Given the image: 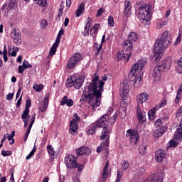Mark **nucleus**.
<instances>
[{
  "label": "nucleus",
  "mask_w": 182,
  "mask_h": 182,
  "mask_svg": "<svg viewBox=\"0 0 182 182\" xmlns=\"http://www.w3.org/2000/svg\"><path fill=\"white\" fill-rule=\"evenodd\" d=\"M153 136L155 139H159V137H161L163 136V133L160 132V129H156L154 132Z\"/></svg>",
  "instance_id": "ea45409f"
},
{
  "label": "nucleus",
  "mask_w": 182,
  "mask_h": 182,
  "mask_svg": "<svg viewBox=\"0 0 182 182\" xmlns=\"http://www.w3.org/2000/svg\"><path fill=\"white\" fill-rule=\"evenodd\" d=\"M112 132H110L109 129H106V127L102 128V131L101 132V136L100 137V140H105L102 141L100 146L97 149V153H100L102 150H107V147H109V139H110V134Z\"/></svg>",
  "instance_id": "39448f33"
},
{
  "label": "nucleus",
  "mask_w": 182,
  "mask_h": 182,
  "mask_svg": "<svg viewBox=\"0 0 182 182\" xmlns=\"http://www.w3.org/2000/svg\"><path fill=\"white\" fill-rule=\"evenodd\" d=\"M80 121V117L77 114H75L73 120H71L70 124V133L73 134V133H77V129L79 127L77 125V122Z\"/></svg>",
  "instance_id": "9b49d317"
},
{
  "label": "nucleus",
  "mask_w": 182,
  "mask_h": 182,
  "mask_svg": "<svg viewBox=\"0 0 182 182\" xmlns=\"http://www.w3.org/2000/svg\"><path fill=\"white\" fill-rule=\"evenodd\" d=\"M97 43H95L94 46L97 48V52L96 55H99L100 50H102V48H103V44H100V46L97 48Z\"/></svg>",
  "instance_id": "8fccbe9b"
},
{
  "label": "nucleus",
  "mask_w": 182,
  "mask_h": 182,
  "mask_svg": "<svg viewBox=\"0 0 182 182\" xmlns=\"http://www.w3.org/2000/svg\"><path fill=\"white\" fill-rule=\"evenodd\" d=\"M174 139L176 141H181L182 140V120L180 122L179 127L175 132Z\"/></svg>",
  "instance_id": "412c9836"
},
{
  "label": "nucleus",
  "mask_w": 182,
  "mask_h": 182,
  "mask_svg": "<svg viewBox=\"0 0 182 182\" xmlns=\"http://www.w3.org/2000/svg\"><path fill=\"white\" fill-rule=\"evenodd\" d=\"M122 170H127L129 168V161H124L123 164L122 166Z\"/></svg>",
  "instance_id": "3c124183"
},
{
  "label": "nucleus",
  "mask_w": 182,
  "mask_h": 182,
  "mask_svg": "<svg viewBox=\"0 0 182 182\" xmlns=\"http://www.w3.org/2000/svg\"><path fill=\"white\" fill-rule=\"evenodd\" d=\"M136 100L138 105H140V103H144L145 102H147V100H149V94L144 92L138 95L136 97Z\"/></svg>",
  "instance_id": "5701e85b"
},
{
  "label": "nucleus",
  "mask_w": 182,
  "mask_h": 182,
  "mask_svg": "<svg viewBox=\"0 0 182 182\" xmlns=\"http://www.w3.org/2000/svg\"><path fill=\"white\" fill-rule=\"evenodd\" d=\"M73 182H80V179L79 178V176L75 175L73 177Z\"/></svg>",
  "instance_id": "338daca9"
},
{
  "label": "nucleus",
  "mask_w": 182,
  "mask_h": 182,
  "mask_svg": "<svg viewBox=\"0 0 182 182\" xmlns=\"http://www.w3.org/2000/svg\"><path fill=\"white\" fill-rule=\"evenodd\" d=\"M47 150L48 154H50V156H53L55 154V150H53L52 145H48L47 146Z\"/></svg>",
  "instance_id": "a18cd8bd"
},
{
  "label": "nucleus",
  "mask_w": 182,
  "mask_h": 182,
  "mask_svg": "<svg viewBox=\"0 0 182 182\" xmlns=\"http://www.w3.org/2000/svg\"><path fill=\"white\" fill-rule=\"evenodd\" d=\"M126 136L127 137H129L131 141L133 143H137V141H139V134L137 133V131L128 129Z\"/></svg>",
  "instance_id": "ddd939ff"
},
{
  "label": "nucleus",
  "mask_w": 182,
  "mask_h": 182,
  "mask_svg": "<svg viewBox=\"0 0 182 182\" xmlns=\"http://www.w3.org/2000/svg\"><path fill=\"white\" fill-rule=\"evenodd\" d=\"M135 14L143 25H150L151 21V6L136 3L134 5Z\"/></svg>",
  "instance_id": "20e7f679"
},
{
  "label": "nucleus",
  "mask_w": 182,
  "mask_h": 182,
  "mask_svg": "<svg viewBox=\"0 0 182 182\" xmlns=\"http://www.w3.org/2000/svg\"><path fill=\"white\" fill-rule=\"evenodd\" d=\"M166 23L167 21H163V20L159 19L156 22V29H161Z\"/></svg>",
  "instance_id": "72a5a7b5"
},
{
  "label": "nucleus",
  "mask_w": 182,
  "mask_h": 182,
  "mask_svg": "<svg viewBox=\"0 0 182 182\" xmlns=\"http://www.w3.org/2000/svg\"><path fill=\"white\" fill-rule=\"evenodd\" d=\"M82 60V55L80 53H75L68 60L67 64V69H73L79 62Z\"/></svg>",
  "instance_id": "6e6552de"
},
{
  "label": "nucleus",
  "mask_w": 182,
  "mask_h": 182,
  "mask_svg": "<svg viewBox=\"0 0 182 182\" xmlns=\"http://www.w3.org/2000/svg\"><path fill=\"white\" fill-rule=\"evenodd\" d=\"M104 12H105V9H103V7H101L100 9L97 10L96 17L99 18V16H102Z\"/></svg>",
  "instance_id": "09e8293b"
},
{
  "label": "nucleus",
  "mask_w": 182,
  "mask_h": 182,
  "mask_svg": "<svg viewBox=\"0 0 182 182\" xmlns=\"http://www.w3.org/2000/svg\"><path fill=\"white\" fill-rule=\"evenodd\" d=\"M161 72H163V70L159 65L154 67L152 72V77L154 78V83H159V82H160V79H161Z\"/></svg>",
  "instance_id": "f8f14e48"
},
{
  "label": "nucleus",
  "mask_w": 182,
  "mask_h": 182,
  "mask_svg": "<svg viewBox=\"0 0 182 182\" xmlns=\"http://www.w3.org/2000/svg\"><path fill=\"white\" fill-rule=\"evenodd\" d=\"M166 159V151L164 149H159L156 151L155 159L159 163L161 162L162 160Z\"/></svg>",
  "instance_id": "aec40b11"
},
{
  "label": "nucleus",
  "mask_w": 182,
  "mask_h": 182,
  "mask_svg": "<svg viewBox=\"0 0 182 182\" xmlns=\"http://www.w3.org/2000/svg\"><path fill=\"white\" fill-rule=\"evenodd\" d=\"M159 130L162 133V135H163L164 133H166V132H167V127L163 126L161 127V129Z\"/></svg>",
  "instance_id": "774afa93"
},
{
  "label": "nucleus",
  "mask_w": 182,
  "mask_h": 182,
  "mask_svg": "<svg viewBox=\"0 0 182 182\" xmlns=\"http://www.w3.org/2000/svg\"><path fill=\"white\" fill-rule=\"evenodd\" d=\"M137 39H139V36H137V34L134 32H131L129 34V37L127 41H130L131 42H136V41H137Z\"/></svg>",
  "instance_id": "c756f323"
},
{
  "label": "nucleus",
  "mask_w": 182,
  "mask_h": 182,
  "mask_svg": "<svg viewBox=\"0 0 182 182\" xmlns=\"http://www.w3.org/2000/svg\"><path fill=\"white\" fill-rule=\"evenodd\" d=\"M107 168H109V162H107L103 169V173L102 176V182L106 181V180H107V178L109 177V171L107 170Z\"/></svg>",
  "instance_id": "c85d7f7f"
},
{
  "label": "nucleus",
  "mask_w": 182,
  "mask_h": 182,
  "mask_svg": "<svg viewBox=\"0 0 182 182\" xmlns=\"http://www.w3.org/2000/svg\"><path fill=\"white\" fill-rule=\"evenodd\" d=\"M180 42H181V34L179 33L175 43H174V45L175 46H177V45H178V43H180Z\"/></svg>",
  "instance_id": "864d4df0"
},
{
  "label": "nucleus",
  "mask_w": 182,
  "mask_h": 182,
  "mask_svg": "<svg viewBox=\"0 0 182 182\" xmlns=\"http://www.w3.org/2000/svg\"><path fill=\"white\" fill-rule=\"evenodd\" d=\"M56 49H58V46H55L54 44H53L52 47L50 49L49 55H48V58H52V56L56 53Z\"/></svg>",
  "instance_id": "473e14b6"
},
{
  "label": "nucleus",
  "mask_w": 182,
  "mask_h": 182,
  "mask_svg": "<svg viewBox=\"0 0 182 182\" xmlns=\"http://www.w3.org/2000/svg\"><path fill=\"white\" fill-rule=\"evenodd\" d=\"M120 86L121 97L123 100H127L129 99V85L122 83Z\"/></svg>",
  "instance_id": "2eb2a0df"
},
{
  "label": "nucleus",
  "mask_w": 182,
  "mask_h": 182,
  "mask_svg": "<svg viewBox=\"0 0 182 182\" xmlns=\"http://www.w3.org/2000/svg\"><path fill=\"white\" fill-rule=\"evenodd\" d=\"M12 155V151H1V156H3V157H6L8 156H11Z\"/></svg>",
  "instance_id": "de8ad7c7"
},
{
  "label": "nucleus",
  "mask_w": 182,
  "mask_h": 182,
  "mask_svg": "<svg viewBox=\"0 0 182 182\" xmlns=\"http://www.w3.org/2000/svg\"><path fill=\"white\" fill-rule=\"evenodd\" d=\"M85 82V75H81L78 77L74 75V87L75 89H80L83 86Z\"/></svg>",
  "instance_id": "4468645a"
},
{
  "label": "nucleus",
  "mask_w": 182,
  "mask_h": 182,
  "mask_svg": "<svg viewBox=\"0 0 182 182\" xmlns=\"http://www.w3.org/2000/svg\"><path fill=\"white\" fill-rule=\"evenodd\" d=\"M25 69H26L23 65L18 66V72L19 73H23L25 72Z\"/></svg>",
  "instance_id": "e2e57ef3"
},
{
  "label": "nucleus",
  "mask_w": 182,
  "mask_h": 182,
  "mask_svg": "<svg viewBox=\"0 0 182 182\" xmlns=\"http://www.w3.org/2000/svg\"><path fill=\"white\" fill-rule=\"evenodd\" d=\"M146 58L139 59L137 63L134 64L132 67V70L128 75V77L131 82H134V87H140L141 86V71L143 68L146 66Z\"/></svg>",
  "instance_id": "7ed1b4c3"
},
{
  "label": "nucleus",
  "mask_w": 182,
  "mask_h": 182,
  "mask_svg": "<svg viewBox=\"0 0 182 182\" xmlns=\"http://www.w3.org/2000/svg\"><path fill=\"white\" fill-rule=\"evenodd\" d=\"M113 112V108L109 107L107 114L102 115L95 123L91 124L90 128L87 131V134L93 136L96 133L97 127L107 129H109V132L112 133V129H113V124L117 119V115L115 114L110 117V114ZM104 126V127H103Z\"/></svg>",
  "instance_id": "f03ea898"
},
{
  "label": "nucleus",
  "mask_w": 182,
  "mask_h": 182,
  "mask_svg": "<svg viewBox=\"0 0 182 182\" xmlns=\"http://www.w3.org/2000/svg\"><path fill=\"white\" fill-rule=\"evenodd\" d=\"M22 65L26 68V69H30L31 68H32V65H31L29 63V62H28V60H24L23 62Z\"/></svg>",
  "instance_id": "49530a36"
},
{
  "label": "nucleus",
  "mask_w": 182,
  "mask_h": 182,
  "mask_svg": "<svg viewBox=\"0 0 182 182\" xmlns=\"http://www.w3.org/2000/svg\"><path fill=\"white\" fill-rule=\"evenodd\" d=\"M11 35L16 45H21L22 43V38H21V32L19 31L13 29Z\"/></svg>",
  "instance_id": "f3484780"
},
{
  "label": "nucleus",
  "mask_w": 182,
  "mask_h": 182,
  "mask_svg": "<svg viewBox=\"0 0 182 182\" xmlns=\"http://www.w3.org/2000/svg\"><path fill=\"white\" fill-rule=\"evenodd\" d=\"M122 176H123V172L121 171H118L117 174V178L114 182H120V180H122Z\"/></svg>",
  "instance_id": "c03bdc74"
},
{
  "label": "nucleus",
  "mask_w": 182,
  "mask_h": 182,
  "mask_svg": "<svg viewBox=\"0 0 182 182\" xmlns=\"http://www.w3.org/2000/svg\"><path fill=\"white\" fill-rule=\"evenodd\" d=\"M140 154H144L147 151V147L144 144H141L138 149Z\"/></svg>",
  "instance_id": "e433bc0d"
},
{
  "label": "nucleus",
  "mask_w": 182,
  "mask_h": 182,
  "mask_svg": "<svg viewBox=\"0 0 182 182\" xmlns=\"http://www.w3.org/2000/svg\"><path fill=\"white\" fill-rule=\"evenodd\" d=\"M12 99H14V93H9L6 95V100H12Z\"/></svg>",
  "instance_id": "69168bd1"
},
{
  "label": "nucleus",
  "mask_w": 182,
  "mask_h": 182,
  "mask_svg": "<svg viewBox=\"0 0 182 182\" xmlns=\"http://www.w3.org/2000/svg\"><path fill=\"white\" fill-rule=\"evenodd\" d=\"M180 99H181V93L177 92L176 99H175V103H178L180 102Z\"/></svg>",
  "instance_id": "4d7b16f0"
},
{
  "label": "nucleus",
  "mask_w": 182,
  "mask_h": 182,
  "mask_svg": "<svg viewBox=\"0 0 182 182\" xmlns=\"http://www.w3.org/2000/svg\"><path fill=\"white\" fill-rule=\"evenodd\" d=\"M122 59H123V53L122 51H119L117 53V60H122Z\"/></svg>",
  "instance_id": "5fc2aeb1"
},
{
  "label": "nucleus",
  "mask_w": 182,
  "mask_h": 182,
  "mask_svg": "<svg viewBox=\"0 0 182 182\" xmlns=\"http://www.w3.org/2000/svg\"><path fill=\"white\" fill-rule=\"evenodd\" d=\"M163 178H164V172L160 171L150 176L144 182H163Z\"/></svg>",
  "instance_id": "9d476101"
},
{
  "label": "nucleus",
  "mask_w": 182,
  "mask_h": 182,
  "mask_svg": "<svg viewBox=\"0 0 182 182\" xmlns=\"http://www.w3.org/2000/svg\"><path fill=\"white\" fill-rule=\"evenodd\" d=\"M77 156H83V154H86L87 156H89L91 153V150L85 146H82L76 150Z\"/></svg>",
  "instance_id": "4be33fe9"
},
{
  "label": "nucleus",
  "mask_w": 182,
  "mask_h": 182,
  "mask_svg": "<svg viewBox=\"0 0 182 182\" xmlns=\"http://www.w3.org/2000/svg\"><path fill=\"white\" fill-rule=\"evenodd\" d=\"M130 56H132V52L124 53L122 54V60L124 62H129V59H130Z\"/></svg>",
  "instance_id": "f704fd0d"
},
{
  "label": "nucleus",
  "mask_w": 182,
  "mask_h": 182,
  "mask_svg": "<svg viewBox=\"0 0 182 182\" xmlns=\"http://www.w3.org/2000/svg\"><path fill=\"white\" fill-rule=\"evenodd\" d=\"M76 168H77L78 171H82V170H83V168H85V165L83 164H79L77 162V166Z\"/></svg>",
  "instance_id": "052dcab7"
},
{
  "label": "nucleus",
  "mask_w": 182,
  "mask_h": 182,
  "mask_svg": "<svg viewBox=\"0 0 182 182\" xmlns=\"http://www.w3.org/2000/svg\"><path fill=\"white\" fill-rule=\"evenodd\" d=\"M107 80V77H102V80H99V76L92 77V82H87L80 101L87 102L92 105L94 112L100 107L102 103V93L105 91V82Z\"/></svg>",
  "instance_id": "f257e3e1"
},
{
  "label": "nucleus",
  "mask_w": 182,
  "mask_h": 182,
  "mask_svg": "<svg viewBox=\"0 0 182 182\" xmlns=\"http://www.w3.org/2000/svg\"><path fill=\"white\" fill-rule=\"evenodd\" d=\"M123 48L126 52H132L133 49V43L130 40H126L124 41Z\"/></svg>",
  "instance_id": "393cba45"
},
{
  "label": "nucleus",
  "mask_w": 182,
  "mask_h": 182,
  "mask_svg": "<svg viewBox=\"0 0 182 182\" xmlns=\"http://www.w3.org/2000/svg\"><path fill=\"white\" fill-rule=\"evenodd\" d=\"M171 43V33L168 31H166L162 33L161 38L159 40L156 41L155 44L162 48H167Z\"/></svg>",
  "instance_id": "423d86ee"
},
{
  "label": "nucleus",
  "mask_w": 182,
  "mask_h": 182,
  "mask_svg": "<svg viewBox=\"0 0 182 182\" xmlns=\"http://www.w3.org/2000/svg\"><path fill=\"white\" fill-rule=\"evenodd\" d=\"M108 25L109 26H114V18L112 16H109L108 18Z\"/></svg>",
  "instance_id": "37998d69"
},
{
  "label": "nucleus",
  "mask_w": 182,
  "mask_h": 182,
  "mask_svg": "<svg viewBox=\"0 0 182 182\" xmlns=\"http://www.w3.org/2000/svg\"><path fill=\"white\" fill-rule=\"evenodd\" d=\"M36 117V113L32 114L31 118V122L28 125L26 132L25 133L24 141H26L28 140V137L29 136V133H31V130L32 129V127L33 126V123H35Z\"/></svg>",
  "instance_id": "6ab92c4d"
},
{
  "label": "nucleus",
  "mask_w": 182,
  "mask_h": 182,
  "mask_svg": "<svg viewBox=\"0 0 182 182\" xmlns=\"http://www.w3.org/2000/svg\"><path fill=\"white\" fill-rule=\"evenodd\" d=\"M137 117L139 120V122H144V120H146V112H142L141 109H140V106L138 105L137 107Z\"/></svg>",
  "instance_id": "cd10ccee"
},
{
  "label": "nucleus",
  "mask_w": 182,
  "mask_h": 182,
  "mask_svg": "<svg viewBox=\"0 0 182 182\" xmlns=\"http://www.w3.org/2000/svg\"><path fill=\"white\" fill-rule=\"evenodd\" d=\"M35 2H37L38 5L43 8L44 6H46L48 4V1L46 0H33Z\"/></svg>",
  "instance_id": "58836bf2"
},
{
  "label": "nucleus",
  "mask_w": 182,
  "mask_h": 182,
  "mask_svg": "<svg viewBox=\"0 0 182 182\" xmlns=\"http://www.w3.org/2000/svg\"><path fill=\"white\" fill-rule=\"evenodd\" d=\"M166 50L164 47H161L158 44L154 45V55L152 57V60L155 62H159L160 59H161V53Z\"/></svg>",
  "instance_id": "1a4fd4ad"
},
{
  "label": "nucleus",
  "mask_w": 182,
  "mask_h": 182,
  "mask_svg": "<svg viewBox=\"0 0 182 182\" xmlns=\"http://www.w3.org/2000/svg\"><path fill=\"white\" fill-rule=\"evenodd\" d=\"M65 105L69 107H72V106H73V100L68 98V96H64L60 101V106H65Z\"/></svg>",
  "instance_id": "b1692460"
},
{
  "label": "nucleus",
  "mask_w": 182,
  "mask_h": 182,
  "mask_svg": "<svg viewBox=\"0 0 182 182\" xmlns=\"http://www.w3.org/2000/svg\"><path fill=\"white\" fill-rule=\"evenodd\" d=\"M157 110H159V109H157L155 106V107H154L153 109H151L149 112V119H151L153 120V119H154V117H156V112H157Z\"/></svg>",
  "instance_id": "2f4dec72"
},
{
  "label": "nucleus",
  "mask_w": 182,
  "mask_h": 182,
  "mask_svg": "<svg viewBox=\"0 0 182 182\" xmlns=\"http://www.w3.org/2000/svg\"><path fill=\"white\" fill-rule=\"evenodd\" d=\"M167 105V101L166 100H162L161 102H159V105H156V109H161V107H164Z\"/></svg>",
  "instance_id": "a19ab883"
},
{
  "label": "nucleus",
  "mask_w": 182,
  "mask_h": 182,
  "mask_svg": "<svg viewBox=\"0 0 182 182\" xmlns=\"http://www.w3.org/2000/svg\"><path fill=\"white\" fill-rule=\"evenodd\" d=\"M124 14L125 16H130V15H132V6H130V1H125Z\"/></svg>",
  "instance_id": "a878e982"
},
{
  "label": "nucleus",
  "mask_w": 182,
  "mask_h": 182,
  "mask_svg": "<svg viewBox=\"0 0 182 182\" xmlns=\"http://www.w3.org/2000/svg\"><path fill=\"white\" fill-rule=\"evenodd\" d=\"M67 87H72V86H75V75L70 77V79H68L66 82Z\"/></svg>",
  "instance_id": "7c9ffc66"
},
{
  "label": "nucleus",
  "mask_w": 182,
  "mask_h": 182,
  "mask_svg": "<svg viewBox=\"0 0 182 182\" xmlns=\"http://www.w3.org/2000/svg\"><path fill=\"white\" fill-rule=\"evenodd\" d=\"M48 106H49V93H46L43 101L39 105V110L43 113L47 109Z\"/></svg>",
  "instance_id": "dca6fc26"
},
{
  "label": "nucleus",
  "mask_w": 182,
  "mask_h": 182,
  "mask_svg": "<svg viewBox=\"0 0 182 182\" xmlns=\"http://www.w3.org/2000/svg\"><path fill=\"white\" fill-rule=\"evenodd\" d=\"M33 89H34V90H36V92H41L42 90L43 89V85H42V84H40V85L34 84L33 87Z\"/></svg>",
  "instance_id": "4c0bfd02"
},
{
  "label": "nucleus",
  "mask_w": 182,
  "mask_h": 182,
  "mask_svg": "<svg viewBox=\"0 0 182 182\" xmlns=\"http://www.w3.org/2000/svg\"><path fill=\"white\" fill-rule=\"evenodd\" d=\"M36 151V146H34L29 154L26 157V160H31V158L35 154Z\"/></svg>",
  "instance_id": "79ce46f5"
},
{
  "label": "nucleus",
  "mask_w": 182,
  "mask_h": 182,
  "mask_svg": "<svg viewBox=\"0 0 182 182\" xmlns=\"http://www.w3.org/2000/svg\"><path fill=\"white\" fill-rule=\"evenodd\" d=\"M169 144H170L171 147H177V145L178 144L174 141H170Z\"/></svg>",
  "instance_id": "0e129e2a"
},
{
  "label": "nucleus",
  "mask_w": 182,
  "mask_h": 182,
  "mask_svg": "<svg viewBox=\"0 0 182 182\" xmlns=\"http://www.w3.org/2000/svg\"><path fill=\"white\" fill-rule=\"evenodd\" d=\"M41 26L42 29H45L48 26V21L46 20H42L41 23Z\"/></svg>",
  "instance_id": "603ef678"
},
{
  "label": "nucleus",
  "mask_w": 182,
  "mask_h": 182,
  "mask_svg": "<svg viewBox=\"0 0 182 182\" xmlns=\"http://www.w3.org/2000/svg\"><path fill=\"white\" fill-rule=\"evenodd\" d=\"M161 68L162 72H167L171 68V58L168 57L164 60L161 65H158Z\"/></svg>",
  "instance_id": "a211bd4d"
},
{
  "label": "nucleus",
  "mask_w": 182,
  "mask_h": 182,
  "mask_svg": "<svg viewBox=\"0 0 182 182\" xmlns=\"http://www.w3.org/2000/svg\"><path fill=\"white\" fill-rule=\"evenodd\" d=\"M77 159L72 154L65 157V164L68 168H76L77 167Z\"/></svg>",
  "instance_id": "0eeeda50"
},
{
  "label": "nucleus",
  "mask_w": 182,
  "mask_h": 182,
  "mask_svg": "<svg viewBox=\"0 0 182 182\" xmlns=\"http://www.w3.org/2000/svg\"><path fill=\"white\" fill-rule=\"evenodd\" d=\"M29 109H24L21 115L22 120H29Z\"/></svg>",
  "instance_id": "c9c22d12"
},
{
  "label": "nucleus",
  "mask_w": 182,
  "mask_h": 182,
  "mask_svg": "<svg viewBox=\"0 0 182 182\" xmlns=\"http://www.w3.org/2000/svg\"><path fill=\"white\" fill-rule=\"evenodd\" d=\"M31 102L32 101H31V100H26V107H25L26 110H29V107H31Z\"/></svg>",
  "instance_id": "bf43d9fd"
},
{
  "label": "nucleus",
  "mask_w": 182,
  "mask_h": 182,
  "mask_svg": "<svg viewBox=\"0 0 182 182\" xmlns=\"http://www.w3.org/2000/svg\"><path fill=\"white\" fill-rule=\"evenodd\" d=\"M60 38L61 37L60 36H57L56 40L53 45H55V46H59V43H60Z\"/></svg>",
  "instance_id": "13d9d810"
},
{
  "label": "nucleus",
  "mask_w": 182,
  "mask_h": 182,
  "mask_svg": "<svg viewBox=\"0 0 182 182\" xmlns=\"http://www.w3.org/2000/svg\"><path fill=\"white\" fill-rule=\"evenodd\" d=\"M136 173L141 176L142 174H144V173H146V169H144V168H139V169L136 171Z\"/></svg>",
  "instance_id": "6e6d98bb"
},
{
  "label": "nucleus",
  "mask_w": 182,
  "mask_h": 182,
  "mask_svg": "<svg viewBox=\"0 0 182 182\" xmlns=\"http://www.w3.org/2000/svg\"><path fill=\"white\" fill-rule=\"evenodd\" d=\"M85 3H81L78 6L77 9L75 11V16L77 18H79V16H80V15H83V14L85 13Z\"/></svg>",
  "instance_id": "bb28decb"
},
{
  "label": "nucleus",
  "mask_w": 182,
  "mask_h": 182,
  "mask_svg": "<svg viewBox=\"0 0 182 182\" xmlns=\"http://www.w3.org/2000/svg\"><path fill=\"white\" fill-rule=\"evenodd\" d=\"M161 124H163V122H161V120L160 119H157L155 122V127H160Z\"/></svg>",
  "instance_id": "680f3d73"
}]
</instances>
